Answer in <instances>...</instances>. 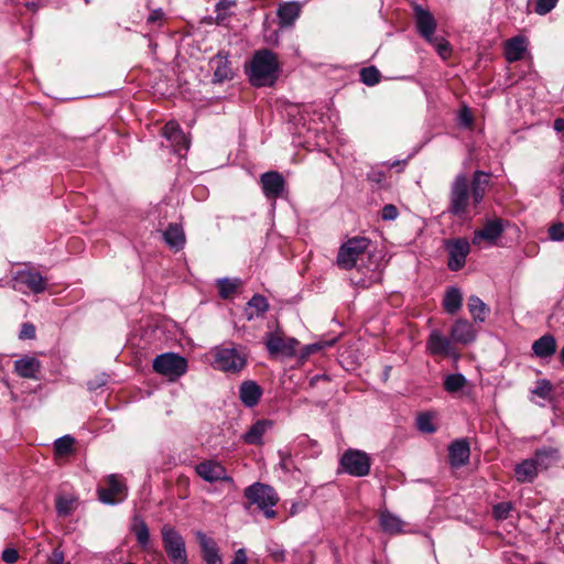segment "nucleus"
Masks as SVG:
<instances>
[{"label": "nucleus", "mask_w": 564, "mask_h": 564, "mask_svg": "<svg viewBox=\"0 0 564 564\" xmlns=\"http://www.w3.org/2000/svg\"><path fill=\"white\" fill-rule=\"evenodd\" d=\"M488 185L489 175L481 171L475 172L470 189L467 176L458 174L451 185L447 212L455 217L465 218L470 207L476 208L482 202Z\"/></svg>", "instance_id": "f257e3e1"}, {"label": "nucleus", "mask_w": 564, "mask_h": 564, "mask_svg": "<svg viewBox=\"0 0 564 564\" xmlns=\"http://www.w3.org/2000/svg\"><path fill=\"white\" fill-rule=\"evenodd\" d=\"M280 70L276 55L265 48L257 51L246 67L248 79L254 87L273 86L279 78Z\"/></svg>", "instance_id": "f03ea898"}, {"label": "nucleus", "mask_w": 564, "mask_h": 564, "mask_svg": "<svg viewBox=\"0 0 564 564\" xmlns=\"http://www.w3.org/2000/svg\"><path fill=\"white\" fill-rule=\"evenodd\" d=\"M214 369L226 373H239L247 366L248 355L245 347L234 343H224L210 351Z\"/></svg>", "instance_id": "7ed1b4c3"}, {"label": "nucleus", "mask_w": 564, "mask_h": 564, "mask_svg": "<svg viewBox=\"0 0 564 564\" xmlns=\"http://www.w3.org/2000/svg\"><path fill=\"white\" fill-rule=\"evenodd\" d=\"M370 241L366 237H352L344 242L338 250L336 264L339 269L351 270L364 261Z\"/></svg>", "instance_id": "20e7f679"}, {"label": "nucleus", "mask_w": 564, "mask_h": 564, "mask_svg": "<svg viewBox=\"0 0 564 564\" xmlns=\"http://www.w3.org/2000/svg\"><path fill=\"white\" fill-rule=\"evenodd\" d=\"M245 497L251 505H257L263 510L267 518L271 519L275 517V511L272 509L278 502V497L272 487L254 482L245 490Z\"/></svg>", "instance_id": "39448f33"}, {"label": "nucleus", "mask_w": 564, "mask_h": 564, "mask_svg": "<svg viewBox=\"0 0 564 564\" xmlns=\"http://www.w3.org/2000/svg\"><path fill=\"white\" fill-rule=\"evenodd\" d=\"M153 369L155 372L174 381L187 371V361L177 354L165 352L155 357Z\"/></svg>", "instance_id": "423d86ee"}, {"label": "nucleus", "mask_w": 564, "mask_h": 564, "mask_svg": "<svg viewBox=\"0 0 564 564\" xmlns=\"http://www.w3.org/2000/svg\"><path fill=\"white\" fill-rule=\"evenodd\" d=\"M161 532L164 550L171 561L175 564H187L185 542L178 532L170 525H164Z\"/></svg>", "instance_id": "0eeeda50"}, {"label": "nucleus", "mask_w": 564, "mask_h": 564, "mask_svg": "<svg viewBox=\"0 0 564 564\" xmlns=\"http://www.w3.org/2000/svg\"><path fill=\"white\" fill-rule=\"evenodd\" d=\"M299 340L285 337L281 332H273L267 335L265 347L271 356L293 357L296 352Z\"/></svg>", "instance_id": "6e6552de"}, {"label": "nucleus", "mask_w": 564, "mask_h": 564, "mask_svg": "<svg viewBox=\"0 0 564 564\" xmlns=\"http://www.w3.org/2000/svg\"><path fill=\"white\" fill-rule=\"evenodd\" d=\"M340 465L346 473L355 477H362L370 471L369 456L357 449L347 451L340 458Z\"/></svg>", "instance_id": "1a4fd4ad"}, {"label": "nucleus", "mask_w": 564, "mask_h": 564, "mask_svg": "<svg viewBox=\"0 0 564 564\" xmlns=\"http://www.w3.org/2000/svg\"><path fill=\"white\" fill-rule=\"evenodd\" d=\"M448 251L447 267L452 271L460 270L466 262V258L470 251V245L466 239H453L445 243Z\"/></svg>", "instance_id": "9d476101"}, {"label": "nucleus", "mask_w": 564, "mask_h": 564, "mask_svg": "<svg viewBox=\"0 0 564 564\" xmlns=\"http://www.w3.org/2000/svg\"><path fill=\"white\" fill-rule=\"evenodd\" d=\"M107 488H99L97 490L98 498L101 502L116 505L124 500L127 497V486L119 479L118 475H109L107 477Z\"/></svg>", "instance_id": "9b49d317"}, {"label": "nucleus", "mask_w": 564, "mask_h": 564, "mask_svg": "<svg viewBox=\"0 0 564 564\" xmlns=\"http://www.w3.org/2000/svg\"><path fill=\"white\" fill-rule=\"evenodd\" d=\"M453 340L444 337L438 330H433L427 339L426 349L433 356L453 357L455 360L459 358Z\"/></svg>", "instance_id": "f8f14e48"}, {"label": "nucleus", "mask_w": 564, "mask_h": 564, "mask_svg": "<svg viewBox=\"0 0 564 564\" xmlns=\"http://www.w3.org/2000/svg\"><path fill=\"white\" fill-rule=\"evenodd\" d=\"M195 471L207 482L232 481V478L227 475V470L221 463L214 459L204 460L197 464Z\"/></svg>", "instance_id": "ddd939ff"}, {"label": "nucleus", "mask_w": 564, "mask_h": 564, "mask_svg": "<svg viewBox=\"0 0 564 564\" xmlns=\"http://www.w3.org/2000/svg\"><path fill=\"white\" fill-rule=\"evenodd\" d=\"M503 232V224L500 218H492L485 221L481 229L476 230L473 237L474 245H480L482 241L495 243Z\"/></svg>", "instance_id": "4468645a"}, {"label": "nucleus", "mask_w": 564, "mask_h": 564, "mask_svg": "<svg viewBox=\"0 0 564 564\" xmlns=\"http://www.w3.org/2000/svg\"><path fill=\"white\" fill-rule=\"evenodd\" d=\"M17 284L25 285L33 293H42L46 290V280L37 271L20 270L14 275Z\"/></svg>", "instance_id": "2eb2a0df"}, {"label": "nucleus", "mask_w": 564, "mask_h": 564, "mask_svg": "<svg viewBox=\"0 0 564 564\" xmlns=\"http://www.w3.org/2000/svg\"><path fill=\"white\" fill-rule=\"evenodd\" d=\"M261 185L264 195L268 198H278L282 195L285 187V181L283 176L278 172H267L261 175Z\"/></svg>", "instance_id": "dca6fc26"}, {"label": "nucleus", "mask_w": 564, "mask_h": 564, "mask_svg": "<svg viewBox=\"0 0 564 564\" xmlns=\"http://www.w3.org/2000/svg\"><path fill=\"white\" fill-rule=\"evenodd\" d=\"M449 336L454 343L468 345L475 341L477 332L467 319H457L449 332Z\"/></svg>", "instance_id": "f3484780"}, {"label": "nucleus", "mask_w": 564, "mask_h": 564, "mask_svg": "<svg viewBox=\"0 0 564 564\" xmlns=\"http://www.w3.org/2000/svg\"><path fill=\"white\" fill-rule=\"evenodd\" d=\"M302 11L300 2L290 1L280 3L278 7L276 15L281 28L292 26L299 19Z\"/></svg>", "instance_id": "a211bd4d"}, {"label": "nucleus", "mask_w": 564, "mask_h": 564, "mask_svg": "<svg viewBox=\"0 0 564 564\" xmlns=\"http://www.w3.org/2000/svg\"><path fill=\"white\" fill-rule=\"evenodd\" d=\"M416 25L420 34L427 41L432 42L436 30V21L434 17L426 10L415 8Z\"/></svg>", "instance_id": "6ab92c4d"}, {"label": "nucleus", "mask_w": 564, "mask_h": 564, "mask_svg": "<svg viewBox=\"0 0 564 564\" xmlns=\"http://www.w3.org/2000/svg\"><path fill=\"white\" fill-rule=\"evenodd\" d=\"M469 455V444L466 440H457L453 442L448 448L449 463L455 468L466 465Z\"/></svg>", "instance_id": "aec40b11"}, {"label": "nucleus", "mask_w": 564, "mask_h": 564, "mask_svg": "<svg viewBox=\"0 0 564 564\" xmlns=\"http://www.w3.org/2000/svg\"><path fill=\"white\" fill-rule=\"evenodd\" d=\"M41 370V361L35 357L25 356L14 361V371L24 379H36Z\"/></svg>", "instance_id": "412c9836"}, {"label": "nucleus", "mask_w": 564, "mask_h": 564, "mask_svg": "<svg viewBox=\"0 0 564 564\" xmlns=\"http://www.w3.org/2000/svg\"><path fill=\"white\" fill-rule=\"evenodd\" d=\"M528 48V41L524 36H514L505 43V56L509 63L523 58Z\"/></svg>", "instance_id": "4be33fe9"}, {"label": "nucleus", "mask_w": 564, "mask_h": 564, "mask_svg": "<svg viewBox=\"0 0 564 564\" xmlns=\"http://www.w3.org/2000/svg\"><path fill=\"white\" fill-rule=\"evenodd\" d=\"M197 539L206 564H223L216 542L202 532L197 533Z\"/></svg>", "instance_id": "5701e85b"}, {"label": "nucleus", "mask_w": 564, "mask_h": 564, "mask_svg": "<svg viewBox=\"0 0 564 564\" xmlns=\"http://www.w3.org/2000/svg\"><path fill=\"white\" fill-rule=\"evenodd\" d=\"M239 395L246 406L252 408L258 404L262 395V389L257 382L247 380L241 383Z\"/></svg>", "instance_id": "b1692460"}, {"label": "nucleus", "mask_w": 564, "mask_h": 564, "mask_svg": "<svg viewBox=\"0 0 564 564\" xmlns=\"http://www.w3.org/2000/svg\"><path fill=\"white\" fill-rule=\"evenodd\" d=\"M379 523L381 529L389 534H401L406 532L404 530L406 523L388 510L381 511L379 516Z\"/></svg>", "instance_id": "393cba45"}, {"label": "nucleus", "mask_w": 564, "mask_h": 564, "mask_svg": "<svg viewBox=\"0 0 564 564\" xmlns=\"http://www.w3.org/2000/svg\"><path fill=\"white\" fill-rule=\"evenodd\" d=\"M539 471L546 470L558 462L560 455L555 447H542L535 451L532 457Z\"/></svg>", "instance_id": "a878e982"}, {"label": "nucleus", "mask_w": 564, "mask_h": 564, "mask_svg": "<svg viewBox=\"0 0 564 564\" xmlns=\"http://www.w3.org/2000/svg\"><path fill=\"white\" fill-rule=\"evenodd\" d=\"M539 473V467H536L532 457L522 460L514 467V477L519 482H532Z\"/></svg>", "instance_id": "bb28decb"}, {"label": "nucleus", "mask_w": 564, "mask_h": 564, "mask_svg": "<svg viewBox=\"0 0 564 564\" xmlns=\"http://www.w3.org/2000/svg\"><path fill=\"white\" fill-rule=\"evenodd\" d=\"M165 243L175 251H180L185 245V234L177 224H171L162 234Z\"/></svg>", "instance_id": "cd10ccee"}, {"label": "nucleus", "mask_w": 564, "mask_h": 564, "mask_svg": "<svg viewBox=\"0 0 564 564\" xmlns=\"http://www.w3.org/2000/svg\"><path fill=\"white\" fill-rule=\"evenodd\" d=\"M273 426L270 420L257 421L248 432L243 435V441L247 444L260 445L262 444V436Z\"/></svg>", "instance_id": "c85d7f7f"}, {"label": "nucleus", "mask_w": 564, "mask_h": 564, "mask_svg": "<svg viewBox=\"0 0 564 564\" xmlns=\"http://www.w3.org/2000/svg\"><path fill=\"white\" fill-rule=\"evenodd\" d=\"M532 350L540 358H549L556 351V340L552 335H544L533 343Z\"/></svg>", "instance_id": "c756f323"}, {"label": "nucleus", "mask_w": 564, "mask_h": 564, "mask_svg": "<svg viewBox=\"0 0 564 564\" xmlns=\"http://www.w3.org/2000/svg\"><path fill=\"white\" fill-rule=\"evenodd\" d=\"M467 306L476 322H484L489 313L488 306L476 295L469 296Z\"/></svg>", "instance_id": "7c9ffc66"}, {"label": "nucleus", "mask_w": 564, "mask_h": 564, "mask_svg": "<svg viewBox=\"0 0 564 564\" xmlns=\"http://www.w3.org/2000/svg\"><path fill=\"white\" fill-rule=\"evenodd\" d=\"M213 63L215 64L214 79L215 82L221 83L232 77V70L229 66V62L226 57L217 55Z\"/></svg>", "instance_id": "2f4dec72"}, {"label": "nucleus", "mask_w": 564, "mask_h": 564, "mask_svg": "<svg viewBox=\"0 0 564 564\" xmlns=\"http://www.w3.org/2000/svg\"><path fill=\"white\" fill-rule=\"evenodd\" d=\"M462 302L463 297L460 291L456 288H452L444 296L443 306L447 313L455 314L462 307Z\"/></svg>", "instance_id": "473e14b6"}, {"label": "nucleus", "mask_w": 564, "mask_h": 564, "mask_svg": "<svg viewBox=\"0 0 564 564\" xmlns=\"http://www.w3.org/2000/svg\"><path fill=\"white\" fill-rule=\"evenodd\" d=\"M269 308V303L267 299L262 295H254L252 299L248 302V318L251 319L254 316H260L264 314Z\"/></svg>", "instance_id": "72a5a7b5"}, {"label": "nucleus", "mask_w": 564, "mask_h": 564, "mask_svg": "<svg viewBox=\"0 0 564 564\" xmlns=\"http://www.w3.org/2000/svg\"><path fill=\"white\" fill-rule=\"evenodd\" d=\"M132 530L135 534L138 543L145 547L150 542V532L147 523L139 517H134Z\"/></svg>", "instance_id": "f704fd0d"}, {"label": "nucleus", "mask_w": 564, "mask_h": 564, "mask_svg": "<svg viewBox=\"0 0 564 564\" xmlns=\"http://www.w3.org/2000/svg\"><path fill=\"white\" fill-rule=\"evenodd\" d=\"M76 506L77 500L72 496H62L56 499V511L61 517L69 516Z\"/></svg>", "instance_id": "c9c22d12"}, {"label": "nucleus", "mask_w": 564, "mask_h": 564, "mask_svg": "<svg viewBox=\"0 0 564 564\" xmlns=\"http://www.w3.org/2000/svg\"><path fill=\"white\" fill-rule=\"evenodd\" d=\"M162 137L173 141H185V135L176 121H169L162 128Z\"/></svg>", "instance_id": "e433bc0d"}, {"label": "nucleus", "mask_w": 564, "mask_h": 564, "mask_svg": "<svg viewBox=\"0 0 564 564\" xmlns=\"http://www.w3.org/2000/svg\"><path fill=\"white\" fill-rule=\"evenodd\" d=\"M467 380L462 373L448 375L444 380V388L447 392L454 393L463 389Z\"/></svg>", "instance_id": "4c0bfd02"}, {"label": "nucleus", "mask_w": 564, "mask_h": 564, "mask_svg": "<svg viewBox=\"0 0 564 564\" xmlns=\"http://www.w3.org/2000/svg\"><path fill=\"white\" fill-rule=\"evenodd\" d=\"M240 285L239 280L220 279L218 280L219 294L224 299L231 296Z\"/></svg>", "instance_id": "58836bf2"}, {"label": "nucleus", "mask_w": 564, "mask_h": 564, "mask_svg": "<svg viewBox=\"0 0 564 564\" xmlns=\"http://www.w3.org/2000/svg\"><path fill=\"white\" fill-rule=\"evenodd\" d=\"M236 6L235 0H220L216 4V20L217 23L224 22L229 15H231L230 10Z\"/></svg>", "instance_id": "ea45409f"}, {"label": "nucleus", "mask_w": 564, "mask_h": 564, "mask_svg": "<svg viewBox=\"0 0 564 564\" xmlns=\"http://www.w3.org/2000/svg\"><path fill=\"white\" fill-rule=\"evenodd\" d=\"M74 438L69 435L59 437L54 443V451L56 455L65 456L72 452Z\"/></svg>", "instance_id": "a19ab883"}, {"label": "nucleus", "mask_w": 564, "mask_h": 564, "mask_svg": "<svg viewBox=\"0 0 564 564\" xmlns=\"http://www.w3.org/2000/svg\"><path fill=\"white\" fill-rule=\"evenodd\" d=\"M434 417L430 413H421L416 419V426L419 431L423 433H434L436 431V426L433 422Z\"/></svg>", "instance_id": "79ce46f5"}, {"label": "nucleus", "mask_w": 564, "mask_h": 564, "mask_svg": "<svg viewBox=\"0 0 564 564\" xmlns=\"http://www.w3.org/2000/svg\"><path fill=\"white\" fill-rule=\"evenodd\" d=\"M361 82L368 86H373L380 80V73L375 66L362 68L360 72Z\"/></svg>", "instance_id": "37998d69"}, {"label": "nucleus", "mask_w": 564, "mask_h": 564, "mask_svg": "<svg viewBox=\"0 0 564 564\" xmlns=\"http://www.w3.org/2000/svg\"><path fill=\"white\" fill-rule=\"evenodd\" d=\"M553 386L550 380L541 379L535 383L534 389L531 391L532 394L538 395L542 399H550Z\"/></svg>", "instance_id": "c03bdc74"}, {"label": "nucleus", "mask_w": 564, "mask_h": 564, "mask_svg": "<svg viewBox=\"0 0 564 564\" xmlns=\"http://www.w3.org/2000/svg\"><path fill=\"white\" fill-rule=\"evenodd\" d=\"M547 235L550 240L552 241H563L564 240V224L558 221L552 224L547 229Z\"/></svg>", "instance_id": "a18cd8bd"}, {"label": "nucleus", "mask_w": 564, "mask_h": 564, "mask_svg": "<svg viewBox=\"0 0 564 564\" xmlns=\"http://www.w3.org/2000/svg\"><path fill=\"white\" fill-rule=\"evenodd\" d=\"M430 43L435 46V48L437 50V53L443 58H446V57L449 56V54H451V46H449V43L447 41H445L444 39H442V37L440 39V37L434 36L433 41L430 42Z\"/></svg>", "instance_id": "49530a36"}, {"label": "nucleus", "mask_w": 564, "mask_h": 564, "mask_svg": "<svg viewBox=\"0 0 564 564\" xmlns=\"http://www.w3.org/2000/svg\"><path fill=\"white\" fill-rule=\"evenodd\" d=\"M558 0H538L535 6V12L544 15L549 13L557 3Z\"/></svg>", "instance_id": "de8ad7c7"}, {"label": "nucleus", "mask_w": 564, "mask_h": 564, "mask_svg": "<svg viewBox=\"0 0 564 564\" xmlns=\"http://www.w3.org/2000/svg\"><path fill=\"white\" fill-rule=\"evenodd\" d=\"M511 510L509 502H501L494 507V516L496 519H506Z\"/></svg>", "instance_id": "09e8293b"}, {"label": "nucleus", "mask_w": 564, "mask_h": 564, "mask_svg": "<svg viewBox=\"0 0 564 564\" xmlns=\"http://www.w3.org/2000/svg\"><path fill=\"white\" fill-rule=\"evenodd\" d=\"M459 124L466 128L471 126L473 115L469 108L463 107L458 115Z\"/></svg>", "instance_id": "8fccbe9b"}, {"label": "nucleus", "mask_w": 564, "mask_h": 564, "mask_svg": "<svg viewBox=\"0 0 564 564\" xmlns=\"http://www.w3.org/2000/svg\"><path fill=\"white\" fill-rule=\"evenodd\" d=\"M399 212L397 207L392 204L386 205L381 210V218L383 220H394L397 219Z\"/></svg>", "instance_id": "3c124183"}, {"label": "nucleus", "mask_w": 564, "mask_h": 564, "mask_svg": "<svg viewBox=\"0 0 564 564\" xmlns=\"http://www.w3.org/2000/svg\"><path fill=\"white\" fill-rule=\"evenodd\" d=\"M386 173L378 169H372L368 174L367 178L376 184H382L386 181Z\"/></svg>", "instance_id": "603ef678"}, {"label": "nucleus", "mask_w": 564, "mask_h": 564, "mask_svg": "<svg viewBox=\"0 0 564 564\" xmlns=\"http://www.w3.org/2000/svg\"><path fill=\"white\" fill-rule=\"evenodd\" d=\"M20 339H33L35 337V327L33 324L24 323L22 325L20 335Z\"/></svg>", "instance_id": "864d4df0"}, {"label": "nucleus", "mask_w": 564, "mask_h": 564, "mask_svg": "<svg viewBox=\"0 0 564 564\" xmlns=\"http://www.w3.org/2000/svg\"><path fill=\"white\" fill-rule=\"evenodd\" d=\"M19 558V553L15 549H11V547H8V549H4L3 552H2V560L6 562V563H14L17 562Z\"/></svg>", "instance_id": "5fc2aeb1"}, {"label": "nucleus", "mask_w": 564, "mask_h": 564, "mask_svg": "<svg viewBox=\"0 0 564 564\" xmlns=\"http://www.w3.org/2000/svg\"><path fill=\"white\" fill-rule=\"evenodd\" d=\"M64 552L59 549H55L51 556H50V563L51 564H64Z\"/></svg>", "instance_id": "6e6d98bb"}, {"label": "nucleus", "mask_w": 564, "mask_h": 564, "mask_svg": "<svg viewBox=\"0 0 564 564\" xmlns=\"http://www.w3.org/2000/svg\"><path fill=\"white\" fill-rule=\"evenodd\" d=\"M270 556L275 562H283L285 560V552L283 549L276 547V549L270 550Z\"/></svg>", "instance_id": "4d7b16f0"}, {"label": "nucleus", "mask_w": 564, "mask_h": 564, "mask_svg": "<svg viewBox=\"0 0 564 564\" xmlns=\"http://www.w3.org/2000/svg\"><path fill=\"white\" fill-rule=\"evenodd\" d=\"M231 564H247V555L243 549H239L235 553V557L231 562Z\"/></svg>", "instance_id": "13d9d810"}, {"label": "nucleus", "mask_w": 564, "mask_h": 564, "mask_svg": "<svg viewBox=\"0 0 564 564\" xmlns=\"http://www.w3.org/2000/svg\"><path fill=\"white\" fill-rule=\"evenodd\" d=\"M163 12L161 10H154L148 18L149 23H154L156 21L162 20Z\"/></svg>", "instance_id": "bf43d9fd"}, {"label": "nucleus", "mask_w": 564, "mask_h": 564, "mask_svg": "<svg viewBox=\"0 0 564 564\" xmlns=\"http://www.w3.org/2000/svg\"><path fill=\"white\" fill-rule=\"evenodd\" d=\"M357 286L367 289L373 283V278L370 276L368 279H360L358 281H352Z\"/></svg>", "instance_id": "052dcab7"}, {"label": "nucleus", "mask_w": 564, "mask_h": 564, "mask_svg": "<svg viewBox=\"0 0 564 564\" xmlns=\"http://www.w3.org/2000/svg\"><path fill=\"white\" fill-rule=\"evenodd\" d=\"M554 129L558 132H564V118H557L554 121Z\"/></svg>", "instance_id": "680f3d73"}, {"label": "nucleus", "mask_w": 564, "mask_h": 564, "mask_svg": "<svg viewBox=\"0 0 564 564\" xmlns=\"http://www.w3.org/2000/svg\"><path fill=\"white\" fill-rule=\"evenodd\" d=\"M560 359H561V362L564 365V347L561 349Z\"/></svg>", "instance_id": "e2e57ef3"}, {"label": "nucleus", "mask_w": 564, "mask_h": 564, "mask_svg": "<svg viewBox=\"0 0 564 564\" xmlns=\"http://www.w3.org/2000/svg\"><path fill=\"white\" fill-rule=\"evenodd\" d=\"M318 378H319L318 376H315L314 378H312L311 383L313 384L316 380H318Z\"/></svg>", "instance_id": "0e129e2a"}, {"label": "nucleus", "mask_w": 564, "mask_h": 564, "mask_svg": "<svg viewBox=\"0 0 564 564\" xmlns=\"http://www.w3.org/2000/svg\"><path fill=\"white\" fill-rule=\"evenodd\" d=\"M182 144H183V149H184L185 151H187V150H188V147H187V145H188V143H182Z\"/></svg>", "instance_id": "69168bd1"}]
</instances>
